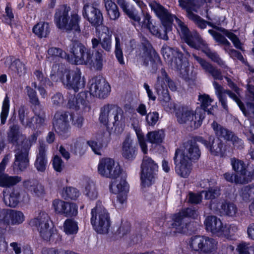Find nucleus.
<instances>
[{
	"mask_svg": "<svg viewBox=\"0 0 254 254\" xmlns=\"http://www.w3.org/2000/svg\"><path fill=\"white\" fill-rule=\"evenodd\" d=\"M158 167L153 160H143L141 165L140 179L144 187H149L154 183Z\"/></svg>",
	"mask_w": 254,
	"mask_h": 254,
	"instance_id": "nucleus-9",
	"label": "nucleus"
},
{
	"mask_svg": "<svg viewBox=\"0 0 254 254\" xmlns=\"http://www.w3.org/2000/svg\"><path fill=\"white\" fill-rule=\"evenodd\" d=\"M197 8L196 2H194L192 5H191L186 10L187 16L189 19L192 20L198 27L201 29H204L206 27L207 21L193 12V11H197Z\"/></svg>",
	"mask_w": 254,
	"mask_h": 254,
	"instance_id": "nucleus-29",
	"label": "nucleus"
},
{
	"mask_svg": "<svg viewBox=\"0 0 254 254\" xmlns=\"http://www.w3.org/2000/svg\"><path fill=\"white\" fill-rule=\"evenodd\" d=\"M201 193H204V197L206 199H213L218 197L220 193L218 187L209 188L208 190L202 191Z\"/></svg>",
	"mask_w": 254,
	"mask_h": 254,
	"instance_id": "nucleus-61",
	"label": "nucleus"
},
{
	"mask_svg": "<svg viewBox=\"0 0 254 254\" xmlns=\"http://www.w3.org/2000/svg\"><path fill=\"white\" fill-rule=\"evenodd\" d=\"M69 54H67L61 49L56 47H51L48 50V54L49 55L51 56L59 57L62 59H64L69 63L73 64L71 60H73L74 55L70 52V48L69 49Z\"/></svg>",
	"mask_w": 254,
	"mask_h": 254,
	"instance_id": "nucleus-35",
	"label": "nucleus"
},
{
	"mask_svg": "<svg viewBox=\"0 0 254 254\" xmlns=\"http://www.w3.org/2000/svg\"><path fill=\"white\" fill-rule=\"evenodd\" d=\"M137 154V149L133 146L132 140L127 136L123 142L122 155L126 159L135 158Z\"/></svg>",
	"mask_w": 254,
	"mask_h": 254,
	"instance_id": "nucleus-30",
	"label": "nucleus"
},
{
	"mask_svg": "<svg viewBox=\"0 0 254 254\" xmlns=\"http://www.w3.org/2000/svg\"><path fill=\"white\" fill-rule=\"evenodd\" d=\"M192 56L194 59L200 64L205 72L210 74L214 79H223V76L220 69L213 66L211 64L195 55H193Z\"/></svg>",
	"mask_w": 254,
	"mask_h": 254,
	"instance_id": "nucleus-22",
	"label": "nucleus"
},
{
	"mask_svg": "<svg viewBox=\"0 0 254 254\" xmlns=\"http://www.w3.org/2000/svg\"><path fill=\"white\" fill-rule=\"evenodd\" d=\"M211 210L215 211L221 215L234 217L236 215L238 209L236 204L233 203L224 201L220 205V208L218 207V202L217 200L211 201L209 204Z\"/></svg>",
	"mask_w": 254,
	"mask_h": 254,
	"instance_id": "nucleus-18",
	"label": "nucleus"
},
{
	"mask_svg": "<svg viewBox=\"0 0 254 254\" xmlns=\"http://www.w3.org/2000/svg\"><path fill=\"white\" fill-rule=\"evenodd\" d=\"M104 0L106 9L110 19L115 20L118 19L120 13L116 4L111 0Z\"/></svg>",
	"mask_w": 254,
	"mask_h": 254,
	"instance_id": "nucleus-37",
	"label": "nucleus"
},
{
	"mask_svg": "<svg viewBox=\"0 0 254 254\" xmlns=\"http://www.w3.org/2000/svg\"><path fill=\"white\" fill-rule=\"evenodd\" d=\"M90 93L94 96L105 98L110 92L109 84L102 77L98 76L92 78L90 81Z\"/></svg>",
	"mask_w": 254,
	"mask_h": 254,
	"instance_id": "nucleus-12",
	"label": "nucleus"
},
{
	"mask_svg": "<svg viewBox=\"0 0 254 254\" xmlns=\"http://www.w3.org/2000/svg\"><path fill=\"white\" fill-rule=\"evenodd\" d=\"M177 30L181 38L186 41L191 34L187 26L177 17H175Z\"/></svg>",
	"mask_w": 254,
	"mask_h": 254,
	"instance_id": "nucleus-45",
	"label": "nucleus"
},
{
	"mask_svg": "<svg viewBox=\"0 0 254 254\" xmlns=\"http://www.w3.org/2000/svg\"><path fill=\"white\" fill-rule=\"evenodd\" d=\"M198 100L201 104V108L204 111V117H205V112H207L208 114H211L210 111L211 108L208 109V107L211 106L212 100L209 96L206 94L201 95L199 96Z\"/></svg>",
	"mask_w": 254,
	"mask_h": 254,
	"instance_id": "nucleus-50",
	"label": "nucleus"
},
{
	"mask_svg": "<svg viewBox=\"0 0 254 254\" xmlns=\"http://www.w3.org/2000/svg\"><path fill=\"white\" fill-rule=\"evenodd\" d=\"M196 140L203 144L212 154L218 155L219 154L222 153V148L223 144L219 139L215 140V138L213 136H210L208 137V140L204 139L202 137H198Z\"/></svg>",
	"mask_w": 254,
	"mask_h": 254,
	"instance_id": "nucleus-20",
	"label": "nucleus"
},
{
	"mask_svg": "<svg viewBox=\"0 0 254 254\" xmlns=\"http://www.w3.org/2000/svg\"><path fill=\"white\" fill-rule=\"evenodd\" d=\"M163 25L164 26L163 33H161L158 30V28L153 24H152L147 29H148L153 35L158 38L164 40H168L169 38L167 33L168 31L171 30V24L163 23Z\"/></svg>",
	"mask_w": 254,
	"mask_h": 254,
	"instance_id": "nucleus-38",
	"label": "nucleus"
},
{
	"mask_svg": "<svg viewBox=\"0 0 254 254\" xmlns=\"http://www.w3.org/2000/svg\"><path fill=\"white\" fill-rule=\"evenodd\" d=\"M177 55L171 61L172 68L179 70L181 73L183 70L186 71L187 66V63L186 60H183V54L180 52H176Z\"/></svg>",
	"mask_w": 254,
	"mask_h": 254,
	"instance_id": "nucleus-33",
	"label": "nucleus"
},
{
	"mask_svg": "<svg viewBox=\"0 0 254 254\" xmlns=\"http://www.w3.org/2000/svg\"><path fill=\"white\" fill-rule=\"evenodd\" d=\"M185 42L190 46L196 49H202V50L205 47H207L200 36L196 33L191 34Z\"/></svg>",
	"mask_w": 254,
	"mask_h": 254,
	"instance_id": "nucleus-39",
	"label": "nucleus"
},
{
	"mask_svg": "<svg viewBox=\"0 0 254 254\" xmlns=\"http://www.w3.org/2000/svg\"><path fill=\"white\" fill-rule=\"evenodd\" d=\"M176 52H180L177 48L174 49L169 46H164L162 49L163 57L165 60L170 61L173 59L176 55Z\"/></svg>",
	"mask_w": 254,
	"mask_h": 254,
	"instance_id": "nucleus-57",
	"label": "nucleus"
},
{
	"mask_svg": "<svg viewBox=\"0 0 254 254\" xmlns=\"http://www.w3.org/2000/svg\"><path fill=\"white\" fill-rule=\"evenodd\" d=\"M57 74L64 85L68 89H73L77 92L85 86V81L81 78V71L77 68L71 70L62 66L59 68Z\"/></svg>",
	"mask_w": 254,
	"mask_h": 254,
	"instance_id": "nucleus-5",
	"label": "nucleus"
},
{
	"mask_svg": "<svg viewBox=\"0 0 254 254\" xmlns=\"http://www.w3.org/2000/svg\"><path fill=\"white\" fill-rule=\"evenodd\" d=\"M149 5L156 15L161 20L162 23L171 24L172 16L162 5L155 1H151L149 2Z\"/></svg>",
	"mask_w": 254,
	"mask_h": 254,
	"instance_id": "nucleus-19",
	"label": "nucleus"
},
{
	"mask_svg": "<svg viewBox=\"0 0 254 254\" xmlns=\"http://www.w3.org/2000/svg\"><path fill=\"white\" fill-rule=\"evenodd\" d=\"M117 2L123 11L134 22H138L141 20L140 16L136 12L134 7L126 0H117Z\"/></svg>",
	"mask_w": 254,
	"mask_h": 254,
	"instance_id": "nucleus-27",
	"label": "nucleus"
},
{
	"mask_svg": "<svg viewBox=\"0 0 254 254\" xmlns=\"http://www.w3.org/2000/svg\"><path fill=\"white\" fill-rule=\"evenodd\" d=\"M196 212L194 209L187 208L179 212L174 214L172 216L173 222L171 224L172 228L175 229V232L185 233L188 230V226L190 224L185 221L187 217L194 218Z\"/></svg>",
	"mask_w": 254,
	"mask_h": 254,
	"instance_id": "nucleus-11",
	"label": "nucleus"
},
{
	"mask_svg": "<svg viewBox=\"0 0 254 254\" xmlns=\"http://www.w3.org/2000/svg\"><path fill=\"white\" fill-rule=\"evenodd\" d=\"M33 32L39 38L47 37L50 32L49 23L40 22L35 25L33 28Z\"/></svg>",
	"mask_w": 254,
	"mask_h": 254,
	"instance_id": "nucleus-36",
	"label": "nucleus"
},
{
	"mask_svg": "<svg viewBox=\"0 0 254 254\" xmlns=\"http://www.w3.org/2000/svg\"><path fill=\"white\" fill-rule=\"evenodd\" d=\"M207 231L220 237L228 235L229 227L223 223L221 219L214 215L207 216L204 222Z\"/></svg>",
	"mask_w": 254,
	"mask_h": 254,
	"instance_id": "nucleus-10",
	"label": "nucleus"
},
{
	"mask_svg": "<svg viewBox=\"0 0 254 254\" xmlns=\"http://www.w3.org/2000/svg\"><path fill=\"white\" fill-rule=\"evenodd\" d=\"M79 196L78 190L73 187H66L62 192V196L64 199H75Z\"/></svg>",
	"mask_w": 254,
	"mask_h": 254,
	"instance_id": "nucleus-52",
	"label": "nucleus"
},
{
	"mask_svg": "<svg viewBox=\"0 0 254 254\" xmlns=\"http://www.w3.org/2000/svg\"><path fill=\"white\" fill-rule=\"evenodd\" d=\"M218 242L212 238L195 236L191 238L190 247L199 253L210 254L217 249Z\"/></svg>",
	"mask_w": 254,
	"mask_h": 254,
	"instance_id": "nucleus-8",
	"label": "nucleus"
},
{
	"mask_svg": "<svg viewBox=\"0 0 254 254\" xmlns=\"http://www.w3.org/2000/svg\"><path fill=\"white\" fill-rule=\"evenodd\" d=\"M82 15L91 25L95 27L101 25L103 21V16L101 10L92 4H86L82 10Z\"/></svg>",
	"mask_w": 254,
	"mask_h": 254,
	"instance_id": "nucleus-14",
	"label": "nucleus"
},
{
	"mask_svg": "<svg viewBox=\"0 0 254 254\" xmlns=\"http://www.w3.org/2000/svg\"><path fill=\"white\" fill-rule=\"evenodd\" d=\"M22 137V135L19 131V126L18 125H13L9 127L7 132V140L9 142L16 144Z\"/></svg>",
	"mask_w": 254,
	"mask_h": 254,
	"instance_id": "nucleus-41",
	"label": "nucleus"
},
{
	"mask_svg": "<svg viewBox=\"0 0 254 254\" xmlns=\"http://www.w3.org/2000/svg\"><path fill=\"white\" fill-rule=\"evenodd\" d=\"M203 53H204L212 61L216 63L219 66L224 69H228V66L225 64L224 61H223L219 57L218 55L216 53L211 51V50L208 47H206L204 49L202 50Z\"/></svg>",
	"mask_w": 254,
	"mask_h": 254,
	"instance_id": "nucleus-46",
	"label": "nucleus"
},
{
	"mask_svg": "<svg viewBox=\"0 0 254 254\" xmlns=\"http://www.w3.org/2000/svg\"><path fill=\"white\" fill-rule=\"evenodd\" d=\"M240 175L237 174L236 184H246L251 182L254 177V172L249 171L247 170L239 172Z\"/></svg>",
	"mask_w": 254,
	"mask_h": 254,
	"instance_id": "nucleus-43",
	"label": "nucleus"
},
{
	"mask_svg": "<svg viewBox=\"0 0 254 254\" xmlns=\"http://www.w3.org/2000/svg\"><path fill=\"white\" fill-rule=\"evenodd\" d=\"M50 220L48 214L41 211L29 222L31 226L35 227L41 238L47 242L51 241L55 235L53 228L50 225Z\"/></svg>",
	"mask_w": 254,
	"mask_h": 254,
	"instance_id": "nucleus-7",
	"label": "nucleus"
},
{
	"mask_svg": "<svg viewBox=\"0 0 254 254\" xmlns=\"http://www.w3.org/2000/svg\"><path fill=\"white\" fill-rule=\"evenodd\" d=\"M116 45L115 54L116 58L117 59L119 63L121 64H124L125 62L124 61V56L121 47L120 39L118 36L115 37Z\"/></svg>",
	"mask_w": 254,
	"mask_h": 254,
	"instance_id": "nucleus-58",
	"label": "nucleus"
},
{
	"mask_svg": "<svg viewBox=\"0 0 254 254\" xmlns=\"http://www.w3.org/2000/svg\"><path fill=\"white\" fill-rule=\"evenodd\" d=\"M99 45L101 46L102 49L101 50L103 52H111L113 49L112 35L107 34L102 39H98L96 37L91 39V47L93 49H97Z\"/></svg>",
	"mask_w": 254,
	"mask_h": 254,
	"instance_id": "nucleus-25",
	"label": "nucleus"
},
{
	"mask_svg": "<svg viewBox=\"0 0 254 254\" xmlns=\"http://www.w3.org/2000/svg\"><path fill=\"white\" fill-rule=\"evenodd\" d=\"M68 117L67 113L64 112H57L54 116L53 127L60 135L64 136L69 130Z\"/></svg>",
	"mask_w": 254,
	"mask_h": 254,
	"instance_id": "nucleus-17",
	"label": "nucleus"
},
{
	"mask_svg": "<svg viewBox=\"0 0 254 254\" xmlns=\"http://www.w3.org/2000/svg\"><path fill=\"white\" fill-rule=\"evenodd\" d=\"M164 137V133L162 130L150 132L147 134L148 139L152 143H161Z\"/></svg>",
	"mask_w": 254,
	"mask_h": 254,
	"instance_id": "nucleus-51",
	"label": "nucleus"
},
{
	"mask_svg": "<svg viewBox=\"0 0 254 254\" xmlns=\"http://www.w3.org/2000/svg\"><path fill=\"white\" fill-rule=\"evenodd\" d=\"M20 190L13 189L9 194L3 195V201L5 204L10 207H15L18 204L20 197Z\"/></svg>",
	"mask_w": 254,
	"mask_h": 254,
	"instance_id": "nucleus-34",
	"label": "nucleus"
},
{
	"mask_svg": "<svg viewBox=\"0 0 254 254\" xmlns=\"http://www.w3.org/2000/svg\"><path fill=\"white\" fill-rule=\"evenodd\" d=\"M110 190L114 193H118L123 191H127L128 186L125 180H121L119 182L114 181L110 185Z\"/></svg>",
	"mask_w": 254,
	"mask_h": 254,
	"instance_id": "nucleus-44",
	"label": "nucleus"
},
{
	"mask_svg": "<svg viewBox=\"0 0 254 254\" xmlns=\"http://www.w3.org/2000/svg\"><path fill=\"white\" fill-rule=\"evenodd\" d=\"M112 161H114V160H101L98 166L99 174L103 177L108 178Z\"/></svg>",
	"mask_w": 254,
	"mask_h": 254,
	"instance_id": "nucleus-48",
	"label": "nucleus"
},
{
	"mask_svg": "<svg viewBox=\"0 0 254 254\" xmlns=\"http://www.w3.org/2000/svg\"><path fill=\"white\" fill-rule=\"evenodd\" d=\"M91 222L95 231L100 234H107L110 226V218L101 202H97L91 210Z\"/></svg>",
	"mask_w": 254,
	"mask_h": 254,
	"instance_id": "nucleus-6",
	"label": "nucleus"
},
{
	"mask_svg": "<svg viewBox=\"0 0 254 254\" xmlns=\"http://www.w3.org/2000/svg\"><path fill=\"white\" fill-rule=\"evenodd\" d=\"M153 60L149 63L148 66L152 72H156L157 70L161 66L162 62L158 54H153Z\"/></svg>",
	"mask_w": 254,
	"mask_h": 254,
	"instance_id": "nucleus-64",
	"label": "nucleus"
},
{
	"mask_svg": "<svg viewBox=\"0 0 254 254\" xmlns=\"http://www.w3.org/2000/svg\"><path fill=\"white\" fill-rule=\"evenodd\" d=\"M86 93L81 92L76 96H71L68 102L67 105L70 109L75 111L83 109L88 106Z\"/></svg>",
	"mask_w": 254,
	"mask_h": 254,
	"instance_id": "nucleus-23",
	"label": "nucleus"
},
{
	"mask_svg": "<svg viewBox=\"0 0 254 254\" xmlns=\"http://www.w3.org/2000/svg\"><path fill=\"white\" fill-rule=\"evenodd\" d=\"M154 87L159 96L161 104L170 100L171 99L168 93L167 86L162 78L157 77V82L155 84Z\"/></svg>",
	"mask_w": 254,
	"mask_h": 254,
	"instance_id": "nucleus-28",
	"label": "nucleus"
},
{
	"mask_svg": "<svg viewBox=\"0 0 254 254\" xmlns=\"http://www.w3.org/2000/svg\"><path fill=\"white\" fill-rule=\"evenodd\" d=\"M222 31L224 34L230 39L236 48L242 51L243 50L242 43L240 42L239 39L235 34L227 30H224Z\"/></svg>",
	"mask_w": 254,
	"mask_h": 254,
	"instance_id": "nucleus-55",
	"label": "nucleus"
},
{
	"mask_svg": "<svg viewBox=\"0 0 254 254\" xmlns=\"http://www.w3.org/2000/svg\"><path fill=\"white\" fill-rule=\"evenodd\" d=\"M216 135L219 138H223L226 140H230V137L233 133L227 129L224 128L222 126L219 125L217 122H213L211 124Z\"/></svg>",
	"mask_w": 254,
	"mask_h": 254,
	"instance_id": "nucleus-42",
	"label": "nucleus"
},
{
	"mask_svg": "<svg viewBox=\"0 0 254 254\" xmlns=\"http://www.w3.org/2000/svg\"><path fill=\"white\" fill-rule=\"evenodd\" d=\"M231 164L233 170L237 172L244 171L247 170L248 163H245L243 160H232Z\"/></svg>",
	"mask_w": 254,
	"mask_h": 254,
	"instance_id": "nucleus-62",
	"label": "nucleus"
},
{
	"mask_svg": "<svg viewBox=\"0 0 254 254\" xmlns=\"http://www.w3.org/2000/svg\"><path fill=\"white\" fill-rule=\"evenodd\" d=\"M6 163V160H2L0 163V174L4 171ZM21 180V177L17 176H9L6 174H0V186L1 187H10L19 183Z\"/></svg>",
	"mask_w": 254,
	"mask_h": 254,
	"instance_id": "nucleus-21",
	"label": "nucleus"
},
{
	"mask_svg": "<svg viewBox=\"0 0 254 254\" xmlns=\"http://www.w3.org/2000/svg\"><path fill=\"white\" fill-rule=\"evenodd\" d=\"M213 84L216 91V94H217L222 106L224 109H226L227 106L226 104V98L224 94H227L230 97L236 101L243 113L245 115H247V113L245 108L244 105L235 93L232 92L230 90H223L222 87L216 81H214Z\"/></svg>",
	"mask_w": 254,
	"mask_h": 254,
	"instance_id": "nucleus-16",
	"label": "nucleus"
},
{
	"mask_svg": "<svg viewBox=\"0 0 254 254\" xmlns=\"http://www.w3.org/2000/svg\"><path fill=\"white\" fill-rule=\"evenodd\" d=\"M52 206L57 214L65 217H72L77 214V208L74 203L57 199L53 200Z\"/></svg>",
	"mask_w": 254,
	"mask_h": 254,
	"instance_id": "nucleus-15",
	"label": "nucleus"
},
{
	"mask_svg": "<svg viewBox=\"0 0 254 254\" xmlns=\"http://www.w3.org/2000/svg\"><path fill=\"white\" fill-rule=\"evenodd\" d=\"M254 195V183L243 187L239 191V196L242 201L245 202H250L253 198Z\"/></svg>",
	"mask_w": 254,
	"mask_h": 254,
	"instance_id": "nucleus-40",
	"label": "nucleus"
},
{
	"mask_svg": "<svg viewBox=\"0 0 254 254\" xmlns=\"http://www.w3.org/2000/svg\"><path fill=\"white\" fill-rule=\"evenodd\" d=\"M24 186L37 196H42L45 193L44 187L36 181L27 180L24 182Z\"/></svg>",
	"mask_w": 254,
	"mask_h": 254,
	"instance_id": "nucleus-31",
	"label": "nucleus"
},
{
	"mask_svg": "<svg viewBox=\"0 0 254 254\" xmlns=\"http://www.w3.org/2000/svg\"><path fill=\"white\" fill-rule=\"evenodd\" d=\"M10 69L19 76L24 75L26 73L25 65L19 60L13 61L10 65Z\"/></svg>",
	"mask_w": 254,
	"mask_h": 254,
	"instance_id": "nucleus-53",
	"label": "nucleus"
},
{
	"mask_svg": "<svg viewBox=\"0 0 254 254\" xmlns=\"http://www.w3.org/2000/svg\"><path fill=\"white\" fill-rule=\"evenodd\" d=\"M189 155L188 159H198L201 155L200 150L197 144H191L188 151Z\"/></svg>",
	"mask_w": 254,
	"mask_h": 254,
	"instance_id": "nucleus-60",
	"label": "nucleus"
},
{
	"mask_svg": "<svg viewBox=\"0 0 254 254\" xmlns=\"http://www.w3.org/2000/svg\"><path fill=\"white\" fill-rule=\"evenodd\" d=\"M23 213L20 211L12 209H0V225L1 223L6 228L10 224L12 225L21 224L24 220Z\"/></svg>",
	"mask_w": 254,
	"mask_h": 254,
	"instance_id": "nucleus-13",
	"label": "nucleus"
},
{
	"mask_svg": "<svg viewBox=\"0 0 254 254\" xmlns=\"http://www.w3.org/2000/svg\"><path fill=\"white\" fill-rule=\"evenodd\" d=\"M178 122L185 125L190 130L199 127L204 119V111L201 108L193 110L188 106L180 107L176 112Z\"/></svg>",
	"mask_w": 254,
	"mask_h": 254,
	"instance_id": "nucleus-4",
	"label": "nucleus"
},
{
	"mask_svg": "<svg viewBox=\"0 0 254 254\" xmlns=\"http://www.w3.org/2000/svg\"><path fill=\"white\" fill-rule=\"evenodd\" d=\"M99 122L104 126L112 124L115 130L123 129L125 125V117L121 108L114 104H107L100 108Z\"/></svg>",
	"mask_w": 254,
	"mask_h": 254,
	"instance_id": "nucleus-3",
	"label": "nucleus"
},
{
	"mask_svg": "<svg viewBox=\"0 0 254 254\" xmlns=\"http://www.w3.org/2000/svg\"><path fill=\"white\" fill-rule=\"evenodd\" d=\"M35 116L34 119H35V124L36 125V127H40L44 124L45 121V113L43 110L40 109L39 111L36 109L34 110Z\"/></svg>",
	"mask_w": 254,
	"mask_h": 254,
	"instance_id": "nucleus-59",
	"label": "nucleus"
},
{
	"mask_svg": "<svg viewBox=\"0 0 254 254\" xmlns=\"http://www.w3.org/2000/svg\"><path fill=\"white\" fill-rule=\"evenodd\" d=\"M122 169L118 161H112L108 178L111 179H117L121 174Z\"/></svg>",
	"mask_w": 254,
	"mask_h": 254,
	"instance_id": "nucleus-49",
	"label": "nucleus"
},
{
	"mask_svg": "<svg viewBox=\"0 0 254 254\" xmlns=\"http://www.w3.org/2000/svg\"><path fill=\"white\" fill-rule=\"evenodd\" d=\"M9 109V100L6 95L2 103V110L0 114L1 124L3 125L5 123L7 117L8 115Z\"/></svg>",
	"mask_w": 254,
	"mask_h": 254,
	"instance_id": "nucleus-54",
	"label": "nucleus"
},
{
	"mask_svg": "<svg viewBox=\"0 0 254 254\" xmlns=\"http://www.w3.org/2000/svg\"><path fill=\"white\" fill-rule=\"evenodd\" d=\"M208 32L212 35L215 40L220 44L226 46H230V43L220 33L212 29L209 30Z\"/></svg>",
	"mask_w": 254,
	"mask_h": 254,
	"instance_id": "nucleus-63",
	"label": "nucleus"
},
{
	"mask_svg": "<svg viewBox=\"0 0 254 254\" xmlns=\"http://www.w3.org/2000/svg\"><path fill=\"white\" fill-rule=\"evenodd\" d=\"M18 118L21 125L25 127L35 128L33 124L34 117H30L29 113L24 106H21L18 110Z\"/></svg>",
	"mask_w": 254,
	"mask_h": 254,
	"instance_id": "nucleus-32",
	"label": "nucleus"
},
{
	"mask_svg": "<svg viewBox=\"0 0 254 254\" xmlns=\"http://www.w3.org/2000/svg\"><path fill=\"white\" fill-rule=\"evenodd\" d=\"M175 171L181 177L187 178L191 170V160H175Z\"/></svg>",
	"mask_w": 254,
	"mask_h": 254,
	"instance_id": "nucleus-26",
	"label": "nucleus"
},
{
	"mask_svg": "<svg viewBox=\"0 0 254 254\" xmlns=\"http://www.w3.org/2000/svg\"><path fill=\"white\" fill-rule=\"evenodd\" d=\"M63 227L64 231L66 234L73 235L76 234L78 232L77 223L72 219H66L64 222Z\"/></svg>",
	"mask_w": 254,
	"mask_h": 254,
	"instance_id": "nucleus-47",
	"label": "nucleus"
},
{
	"mask_svg": "<svg viewBox=\"0 0 254 254\" xmlns=\"http://www.w3.org/2000/svg\"><path fill=\"white\" fill-rule=\"evenodd\" d=\"M27 94L29 98L30 102L33 105L40 107V101L37 95V93L30 86L26 87Z\"/></svg>",
	"mask_w": 254,
	"mask_h": 254,
	"instance_id": "nucleus-56",
	"label": "nucleus"
},
{
	"mask_svg": "<svg viewBox=\"0 0 254 254\" xmlns=\"http://www.w3.org/2000/svg\"><path fill=\"white\" fill-rule=\"evenodd\" d=\"M70 9V7L66 5H62L57 9L54 15L55 24L59 29L66 31L73 30L79 33L80 29L79 23L80 16L76 11H72L69 16L68 13Z\"/></svg>",
	"mask_w": 254,
	"mask_h": 254,
	"instance_id": "nucleus-2",
	"label": "nucleus"
},
{
	"mask_svg": "<svg viewBox=\"0 0 254 254\" xmlns=\"http://www.w3.org/2000/svg\"><path fill=\"white\" fill-rule=\"evenodd\" d=\"M142 44V52L139 54V60L143 65L149 66L150 62L153 60V54L157 55V53L152 49L151 45L148 41L144 40Z\"/></svg>",
	"mask_w": 254,
	"mask_h": 254,
	"instance_id": "nucleus-24",
	"label": "nucleus"
},
{
	"mask_svg": "<svg viewBox=\"0 0 254 254\" xmlns=\"http://www.w3.org/2000/svg\"><path fill=\"white\" fill-rule=\"evenodd\" d=\"M87 49L78 41L72 42L70 45V51L74 55L73 64L86 65L90 68L100 70L103 65V51L101 50Z\"/></svg>",
	"mask_w": 254,
	"mask_h": 254,
	"instance_id": "nucleus-1",
	"label": "nucleus"
}]
</instances>
